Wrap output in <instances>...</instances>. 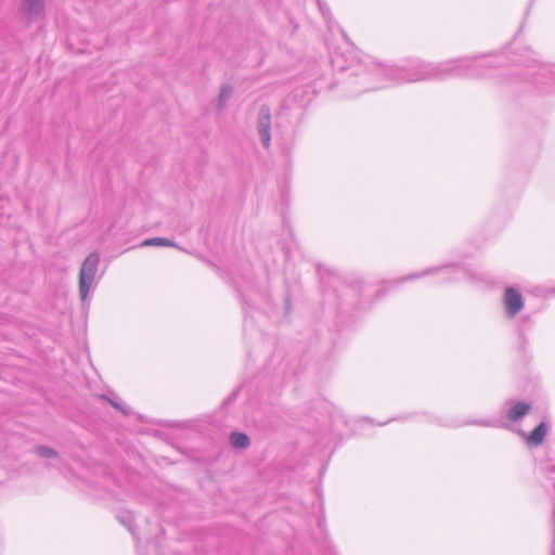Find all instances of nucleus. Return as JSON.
I'll return each mask as SVG.
<instances>
[{"label":"nucleus","mask_w":555,"mask_h":555,"mask_svg":"<svg viewBox=\"0 0 555 555\" xmlns=\"http://www.w3.org/2000/svg\"><path fill=\"white\" fill-rule=\"evenodd\" d=\"M101 398L108 401L112 406L120 411L124 415H129L131 413V409L126 403H124L117 396L111 398L106 395H103Z\"/></svg>","instance_id":"nucleus-15"},{"label":"nucleus","mask_w":555,"mask_h":555,"mask_svg":"<svg viewBox=\"0 0 555 555\" xmlns=\"http://www.w3.org/2000/svg\"><path fill=\"white\" fill-rule=\"evenodd\" d=\"M230 442L234 448L245 449L249 446V438L243 433H232L230 436Z\"/></svg>","instance_id":"nucleus-14"},{"label":"nucleus","mask_w":555,"mask_h":555,"mask_svg":"<svg viewBox=\"0 0 555 555\" xmlns=\"http://www.w3.org/2000/svg\"><path fill=\"white\" fill-rule=\"evenodd\" d=\"M513 64L512 74L530 79L538 92L555 93V65L541 64L533 56L514 60Z\"/></svg>","instance_id":"nucleus-2"},{"label":"nucleus","mask_w":555,"mask_h":555,"mask_svg":"<svg viewBox=\"0 0 555 555\" xmlns=\"http://www.w3.org/2000/svg\"><path fill=\"white\" fill-rule=\"evenodd\" d=\"M532 317L530 314H525V315H521L517 321H516V332L518 333V335L525 339V333L528 328H530V326L532 325Z\"/></svg>","instance_id":"nucleus-13"},{"label":"nucleus","mask_w":555,"mask_h":555,"mask_svg":"<svg viewBox=\"0 0 555 555\" xmlns=\"http://www.w3.org/2000/svg\"><path fill=\"white\" fill-rule=\"evenodd\" d=\"M553 515L555 517V504H554V507H553Z\"/></svg>","instance_id":"nucleus-20"},{"label":"nucleus","mask_w":555,"mask_h":555,"mask_svg":"<svg viewBox=\"0 0 555 555\" xmlns=\"http://www.w3.org/2000/svg\"><path fill=\"white\" fill-rule=\"evenodd\" d=\"M544 469L547 473V479L551 481V483L555 490V463H553V462L547 463Z\"/></svg>","instance_id":"nucleus-17"},{"label":"nucleus","mask_w":555,"mask_h":555,"mask_svg":"<svg viewBox=\"0 0 555 555\" xmlns=\"http://www.w3.org/2000/svg\"><path fill=\"white\" fill-rule=\"evenodd\" d=\"M100 255L91 253L82 262L79 271V297L82 302L87 301L89 295L98 286L101 275H98Z\"/></svg>","instance_id":"nucleus-3"},{"label":"nucleus","mask_w":555,"mask_h":555,"mask_svg":"<svg viewBox=\"0 0 555 555\" xmlns=\"http://www.w3.org/2000/svg\"><path fill=\"white\" fill-rule=\"evenodd\" d=\"M442 272L444 273L443 282H455L462 279H467L469 276V272L464 266L454 262H446L439 266L426 268L417 273L402 276L397 280L396 283L401 284L408 281H414L427 275L439 274Z\"/></svg>","instance_id":"nucleus-4"},{"label":"nucleus","mask_w":555,"mask_h":555,"mask_svg":"<svg viewBox=\"0 0 555 555\" xmlns=\"http://www.w3.org/2000/svg\"><path fill=\"white\" fill-rule=\"evenodd\" d=\"M257 131L263 147L271 144V112L267 105H261L257 118Z\"/></svg>","instance_id":"nucleus-6"},{"label":"nucleus","mask_w":555,"mask_h":555,"mask_svg":"<svg viewBox=\"0 0 555 555\" xmlns=\"http://www.w3.org/2000/svg\"><path fill=\"white\" fill-rule=\"evenodd\" d=\"M319 7H320V10H321L322 14H323L324 16H326V14H327L328 12H327V10H325V9L323 8V5H322V3H321L320 1H319Z\"/></svg>","instance_id":"nucleus-19"},{"label":"nucleus","mask_w":555,"mask_h":555,"mask_svg":"<svg viewBox=\"0 0 555 555\" xmlns=\"http://www.w3.org/2000/svg\"><path fill=\"white\" fill-rule=\"evenodd\" d=\"M503 315L507 321H513L525 308V298L514 286L504 288L502 295Z\"/></svg>","instance_id":"nucleus-5"},{"label":"nucleus","mask_w":555,"mask_h":555,"mask_svg":"<svg viewBox=\"0 0 555 555\" xmlns=\"http://www.w3.org/2000/svg\"><path fill=\"white\" fill-rule=\"evenodd\" d=\"M141 246H145V247H151V246H156V247H177V244L173 241L169 240V238L152 237V238L144 240L141 243Z\"/></svg>","instance_id":"nucleus-12"},{"label":"nucleus","mask_w":555,"mask_h":555,"mask_svg":"<svg viewBox=\"0 0 555 555\" xmlns=\"http://www.w3.org/2000/svg\"><path fill=\"white\" fill-rule=\"evenodd\" d=\"M532 409L531 403L525 401L507 400L502 406V415L515 423L525 417Z\"/></svg>","instance_id":"nucleus-7"},{"label":"nucleus","mask_w":555,"mask_h":555,"mask_svg":"<svg viewBox=\"0 0 555 555\" xmlns=\"http://www.w3.org/2000/svg\"><path fill=\"white\" fill-rule=\"evenodd\" d=\"M35 453L43 459H57V451L47 446H39L36 448Z\"/></svg>","instance_id":"nucleus-16"},{"label":"nucleus","mask_w":555,"mask_h":555,"mask_svg":"<svg viewBox=\"0 0 555 555\" xmlns=\"http://www.w3.org/2000/svg\"><path fill=\"white\" fill-rule=\"evenodd\" d=\"M435 423L441 426L447 427H461L465 425H476L481 427H493V428H507L508 425L505 424L502 420H473L466 422H456V421H443L441 418H436Z\"/></svg>","instance_id":"nucleus-8"},{"label":"nucleus","mask_w":555,"mask_h":555,"mask_svg":"<svg viewBox=\"0 0 555 555\" xmlns=\"http://www.w3.org/2000/svg\"><path fill=\"white\" fill-rule=\"evenodd\" d=\"M504 56H466L448 60L440 63L417 61L409 66H395L377 62L370 55L351 60L350 64H343L340 57L332 59L334 68L340 72H350L351 76L359 77L361 91L385 88L391 85L418 82L426 80H444L450 77L486 78L492 75V69L503 64Z\"/></svg>","instance_id":"nucleus-1"},{"label":"nucleus","mask_w":555,"mask_h":555,"mask_svg":"<svg viewBox=\"0 0 555 555\" xmlns=\"http://www.w3.org/2000/svg\"><path fill=\"white\" fill-rule=\"evenodd\" d=\"M22 11L28 21H36L44 15V0H23Z\"/></svg>","instance_id":"nucleus-9"},{"label":"nucleus","mask_w":555,"mask_h":555,"mask_svg":"<svg viewBox=\"0 0 555 555\" xmlns=\"http://www.w3.org/2000/svg\"><path fill=\"white\" fill-rule=\"evenodd\" d=\"M120 521L129 529V531L134 535V530L132 526V515L126 514L125 516L119 518Z\"/></svg>","instance_id":"nucleus-18"},{"label":"nucleus","mask_w":555,"mask_h":555,"mask_svg":"<svg viewBox=\"0 0 555 555\" xmlns=\"http://www.w3.org/2000/svg\"><path fill=\"white\" fill-rule=\"evenodd\" d=\"M547 434V425L545 422H541L531 433L526 436V441L529 446H540Z\"/></svg>","instance_id":"nucleus-10"},{"label":"nucleus","mask_w":555,"mask_h":555,"mask_svg":"<svg viewBox=\"0 0 555 555\" xmlns=\"http://www.w3.org/2000/svg\"><path fill=\"white\" fill-rule=\"evenodd\" d=\"M232 94H233V88L231 85L224 83L221 86L220 93L218 95L217 104H216L218 112H222L225 108Z\"/></svg>","instance_id":"nucleus-11"}]
</instances>
